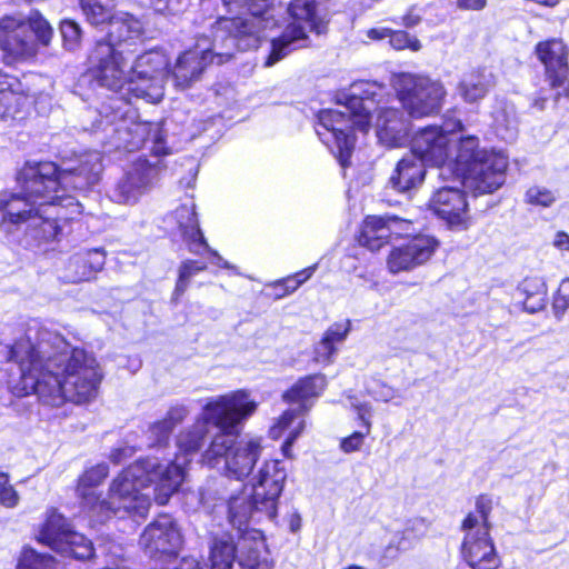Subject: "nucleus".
<instances>
[{
    "label": "nucleus",
    "mask_w": 569,
    "mask_h": 569,
    "mask_svg": "<svg viewBox=\"0 0 569 569\" xmlns=\"http://www.w3.org/2000/svg\"><path fill=\"white\" fill-rule=\"evenodd\" d=\"M293 283H295V282H290V283H288V284H283V283H282V284H280L279 287H286V289H289V287H290V286H293Z\"/></svg>",
    "instance_id": "63"
},
{
    "label": "nucleus",
    "mask_w": 569,
    "mask_h": 569,
    "mask_svg": "<svg viewBox=\"0 0 569 569\" xmlns=\"http://www.w3.org/2000/svg\"><path fill=\"white\" fill-rule=\"evenodd\" d=\"M351 406L357 411L358 418L362 421L366 433H370L371 430V406L368 403L351 402Z\"/></svg>",
    "instance_id": "50"
},
{
    "label": "nucleus",
    "mask_w": 569,
    "mask_h": 569,
    "mask_svg": "<svg viewBox=\"0 0 569 569\" xmlns=\"http://www.w3.org/2000/svg\"><path fill=\"white\" fill-rule=\"evenodd\" d=\"M37 339V346L27 337L10 347L9 358L19 362L21 370L20 381L10 387L14 396L36 393L54 407L97 396L102 371L92 355L69 350L62 336L46 328L38 331Z\"/></svg>",
    "instance_id": "1"
},
{
    "label": "nucleus",
    "mask_w": 569,
    "mask_h": 569,
    "mask_svg": "<svg viewBox=\"0 0 569 569\" xmlns=\"http://www.w3.org/2000/svg\"><path fill=\"white\" fill-rule=\"evenodd\" d=\"M537 54L546 66L553 87L561 86L567 72V50L561 40L552 39L537 46Z\"/></svg>",
    "instance_id": "28"
},
{
    "label": "nucleus",
    "mask_w": 569,
    "mask_h": 569,
    "mask_svg": "<svg viewBox=\"0 0 569 569\" xmlns=\"http://www.w3.org/2000/svg\"><path fill=\"white\" fill-rule=\"evenodd\" d=\"M276 283H277V281H276V282H273V283L271 284V287H273V288L276 289L274 298L279 299V298L277 297V295H278V293H282V292L286 290V287H276Z\"/></svg>",
    "instance_id": "61"
},
{
    "label": "nucleus",
    "mask_w": 569,
    "mask_h": 569,
    "mask_svg": "<svg viewBox=\"0 0 569 569\" xmlns=\"http://www.w3.org/2000/svg\"><path fill=\"white\" fill-rule=\"evenodd\" d=\"M20 497L10 483L7 472L0 471V505L6 508H14L18 506Z\"/></svg>",
    "instance_id": "42"
},
{
    "label": "nucleus",
    "mask_w": 569,
    "mask_h": 569,
    "mask_svg": "<svg viewBox=\"0 0 569 569\" xmlns=\"http://www.w3.org/2000/svg\"><path fill=\"white\" fill-rule=\"evenodd\" d=\"M171 431L172 429L168 421L162 419L154 422L149 429L150 438L152 439L151 445H160L167 441Z\"/></svg>",
    "instance_id": "46"
},
{
    "label": "nucleus",
    "mask_w": 569,
    "mask_h": 569,
    "mask_svg": "<svg viewBox=\"0 0 569 569\" xmlns=\"http://www.w3.org/2000/svg\"><path fill=\"white\" fill-rule=\"evenodd\" d=\"M462 529L466 536L461 552L468 565L461 569H497L499 559L489 537V527Z\"/></svg>",
    "instance_id": "21"
},
{
    "label": "nucleus",
    "mask_w": 569,
    "mask_h": 569,
    "mask_svg": "<svg viewBox=\"0 0 569 569\" xmlns=\"http://www.w3.org/2000/svg\"><path fill=\"white\" fill-rule=\"evenodd\" d=\"M188 413H189V410L186 406L177 405L169 409V411L167 412V416L163 420L168 421L169 425L171 426V429L173 430V428L178 423H180L188 416Z\"/></svg>",
    "instance_id": "49"
},
{
    "label": "nucleus",
    "mask_w": 569,
    "mask_h": 569,
    "mask_svg": "<svg viewBox=\"0 0 569 569\" xmlns=\"http://www.w3.org/2000/svg\"><path fill=\"white\" fill-rule=\"evenodd\" d=\"M495 86L493 76L485 71H472L466 74L458 84L459 96L468 103L483 99Z\"/></svg>",
    "instance_id": "32"
},
{
    "label": "nucleus",
    "mask_w": 569,
    "mask_h": 569,
    "mask_svg": "<svg viewBox=\"0 0 569 569\" xmlns=\"http://www.w3.org/2000/svg\"><path fill=\"white\" fill-rule=\"evenodd\" d=\"M286 479L287 472L281 461H267L253 478L251 487L247 488L256 506L271 520L277 516L278 499Z\"/></svg>",
    "instance_id": "17"
},
{
    "label": "nucleus",
    "mask_w": 569,
    "mask_h": 569,
    "mask_svg": "<svg viewBox=\"0 0 569 569\" xmlns=\"http://www.w3.org/2000/svg\"><path fill=\"white\" fill-rule=\"evenodd\" d=\"M132 455L131 448H121L117 449L111 455V460L114 463H120L122 461V457H130Z\"/></svg>",
    "instance_id": "58"
},
{
    "label": "nucleus",
    "mask_w": 569,
    "mask_h": 569,
    "mask_svg": "<svg viewBox=\"0 0 569 569\" xmlns=\"http://www.w3.org/2000/svg\"><path fill=\"white\" fill-rule=\"evenodd\" d=\"M230 13H240L237 17H222L219 20H231L230 36L239 50L256 48L261 32L271 23L263 17L268 8V0H222Z\"/></svg>",
    "instance_id": "13"
},
{
    "label": "nucleus",
    "mask_w": 569,
    "mask_h": 569,
    "mask_svg": "<svg viewBox=\"0 0 569 569\" xmlns=\"http://www.w3.org/2000/svg\"><path fill=\"white\" fill-rule=\"evenodd\" d=\"M53 199L40 202L39 209L28 226L30 237L38 242L49 243L60 239L62 223L81 213L80 203L70 196L52 194Z\"/></svg>",
    "instance_id": "14"
},
{
    "label": "nucleus",
    "mask_w": 569,
    "mask_h": 569,
    "mask_svg": "<svg viewBox=\"0 0 569 569\" xmlns=\"http://www.w3.org/2000/svg\"><path fill=\"white\" fill-rule=\"evenodd\" d=\"M57 171L53 162L28 164L21 171L22 193L3 194L0 198V228L11 232L12 227L30 223L40 202H47L57 193V181L51 178Z\"/></svg>",
    "instance_id": "6"
},
{
    "label": "nucleus",
    "mask_w": 569,
    "mask_h": 569,
    "mask_svg": "<svg viewBox=\"0 0 569 569\" xmlns=\"http://www.w3.org/2000/svg\"><path fill=\"white\" fill-rule=\"evenodd\" d=\"M410 222L397 217H367L362 222L358 241L371 251H378L393 237H400L409 230Z\"/></svg>",
    "instance_id": "22"
},
{
    "label": "nucleus",
    "mask_w": 569,
    "mask_h": 569,
    "mask_svg": "<svg viewBox=\"0 0 569 569\" xmlns=\"http://www.w3.org/2000/svg\"><path fill=\"white\" fill-rule=\"evenodd\" d=\"M63 46L73 51L79 48L81 42V29L78 23L71 20H64L60 27Z\"/></svg>",
    "instance_id": "41"
},
{
    "label": "nucleus",
    "mask_w": 569,
    "mask_h": 569,
    "mask_svg": "<svg viewBox=\"0 0 569 569\" xmlns=\"http://www.w3.org/2000/svg\"><path fill=\"white\" fill-rule=\"evenodd\" d=\"M368 435L369 433H366V431L365 432H360V431L353 432L349 437L341 439L340 449L345 453H351V452L360 450V448L363 445V439Z\"/></svg>",
    "instance_id": "47"
},
{
    "label": "nucleus",
    "mask_w": 569,
    "mask_h": 569,
    "mask_svg": "<svg viewBox=\"0 0 569 569\" xmlns=\"http://www.w3.org/2000/svg\"><path fill=\"white\" fill-rule=\"evenodd\" d=\"M116 22H118L119 24H123L121 28V31H120V34H121V38H122V42L123 43H127V38H128V27H132L133 23L137 24V37L134 38V40L132 39L133 41V44L131 46L133 48V54L137 52L138 50V47L141 42V31H142V28H141V23L134 19L132 16L128 14V13H119V14H114L111 19H110V22H109V30H108V36H107V39L106 40H100L99 42H114L113 39H112V36L111 33L113 32V29H114V24Z\"/></svg>",
    "instance_id": "36"
},
{
    "label": "nucleus",
    "mask_w": 569,
    "mask_h": 569,
    "mask_svg": "<svg viewBox=\"0 0 569 569\" xmlns=\"http://www.w3.org/2000/svg\"><path fill=\"white\" fill-rule=\"evenodd\" d=\"M492 509V501L487 496H480L476 501L477 513H469L462 522V528L489 527L488 516Z\"/></svg>",
    "instance_id": "38"
},
{
    "label": "nucleus",
    "mask_w": 569,
    "mask_h": 569,
    "mask_svg": "<svg viewBox=\"0 0 569 569\" xmlns=\"http://www.w3.org/2000/svg\"><path fill=\"white\" fill-rule=\"evenodd\" d=\"M179 460L178 457L166 465L158 458L136 461L113 479L108 497L103 499L96 493V488L108 476V466L92 467L80 477L77 487L83 510L96 522L124 515L144 518L151 497L159 505H166L183 482V468Z\"/></svg>",
    "instance_id": "3"
},
{
    "label": "nucleus",
    "mask_w": 569,
    "mask_h": 569,
    "mask_svg": "<svg viewBox=\"0 0 569 569\" xmlns=\"http://www.w3.org/2000/svg\"><path fill=\"white\" fill-rule=\"evenodd\" d=\"M421 21V16L415 8L409 9L401 18V24L406 28H413Z\"/></svg>",
    "instance_id": "55"
},
{
    "label": "nucleus",
    "mask_w": 569,
    "mask_h": 569,
    "mask_svg": "<svg viewBox=\"0 0 569 569\" xmlns=\"http://www.w3.org/2000/svg\"><path fill=\"white\" fill-rule=\"evenodd\" d=\"M154 4L166 3L168 0H151Z\"/></svg>",
    "instance_id": "62"
},
{
    "label": "nucleus",
    "mask_w": 569,
    "mask_h": 569,
    "mask_svg": "<svg viewBox=\"0 0 569 569\" xmlns=\"http://www.w3.org/2000/svg\"><path fill=\"white\" fill-rule=\"evenodd\" d=\"M37 539L57 552L76 559L84 560L93 555L92 542L83 535L73 531L67 519L56 511L48 515Z\"/></svg>",
    "instance_id": "15"
},
{
    "label": "nucleus",
    "mask_w": 569,
    "mask_h": 569,
    "mask_svg": "<svg viewBox=\"0 0 569 569\" xmlns=\"http://www.w3.org/2000/svg\"><path fill=\"white\" fill-rule=\"evenodd\" d=\"M256 505L254 498L250 497L248 489H244L240 495L230 498L228 502V518L230 523L238 529L240 535L244 532L243 528L254 515H264V512Z\"/></svg>",
    "instance_id": "31"
},
{
    "label": "nucleus",
    "mask_w": 569,
    "mask_h": 569,
    "mask_svg": "<svg viewBox=\"0 0 569 569\" xmlns=\"http://www.w3.org/2000/svg\"><path fill=\"white\" fill-rule=\"evenodd\" d=\"M370 393L376 400L388 402L395 398L396 391L391 387L380 383Z\"/></svg>",
    "instance_id": "51"
},
{
    "label": "nucleus",
    "mask_w": 569,
    "mask_h": 569,
    "mask_svg": "<svg viewBox=\"0 0 569 569\" xmlns=\"http://www.w3.org/2000/svg\"><path fill=\"white\" fill-rule=\"evenodd\" d=\"M337 352L336 346L329 342L326 338L319 341V343L315 347V356L313 360L317 363L321 365H330L332 362L333 356Z\"/></svg>",
    "instance_id": "45"
},
{
    "label": "nucleus",
    "mask_w": 569,
    "mask_h": 569,
    "mask_svg": "<svg viewBox=\"0 0 569 569\" xmlns=\"http://www.w3.org/2000/svg\"><path fill=\"white\" fill-rule=\"evenodd\" d=\"M266 553L261 532L252 530L239 536L236 557L242 569H270L271 563Z\"/></svg>",
    "instance_id": "27"
},
{
    "label": "nucleus",
    "mask_w": 569,
    "mask_h": 569,
    "mask_svg": "<svg viewBox=\"0 0 569 569\" xmlns=\"http://www.w3.org/2000/svg\"><path fill=\"white\" fill-rule=\"evenodd\" d=\"M553 307L562 312L569 308V278L560 283Z\"/></svg>",
    "instance_id": "48"
},
{
    "label": "nucleus",
    "mask_w": 569,
    "mask_h": 569,
    "mask_svg": "<svg viewBox=\"0 0 569 569\" xmlns=\"http://www.w3.org/2000/svg\"><path fill=\"white\" fill-rule=\"evenodd\" d=\"M425 173V163L411 153L398 162L389 182L395 190L406 192L421 184Z\"/></svg>",
    "instance_id": "29"
},
{
    "label": "nucleus",
    "mask_w": 569,
    "mask_h": 569,
    "mask_svg": "<svg viewBox=\"0 0 569 569\" xmlns=\"http://www.w3.org/2000/svg\"><path fill=\"white\" fill-rule=\"evenodd\" d=\"M52 28L38 12L27 20L21 17H4L0 20V50L8 60L31 58L37 52V39L43 46L49 44Z\"/></svg>",
    "instance_id": "11"
},
{
    "label": "nucleus",
    "mask_w": 569,
    "mask_h": 569,
    "mask_svg": "<svg viewBox=\"0 0 569 569\" xmlns=\"http://www.w3.org/2000/svg\"><path fill=\"white\" fill-rule=\"evenodd\" d=\"M375 94L372 84L353 83L348 91L337 94L338 108L321 110L318 114L317 134L330 149H337L343 167L355 144L352 131L369 130Z\"/></svg>",
    "instance_id": "5"
},
{
    "label": "nucleus",
    "mask_w": 569,
    "mask_h": 569,
    "mask_svg": "<svg viewBox=\"0 0 569 569\" xmlns=\"http://www.w3.org/2000/svg\"><path fill=\"white\" fill-rule=\"evenodd\" d=\"M392 84L402 107L413 118L437 114L447 96L441 81L426 76L400 73L393 78Z\"/></svg>",
    "instance_id": "12"
},
{
    "label": "nucleus",
    "mask_w": 569,
    "mask_h": 569,
    "mask_svg": "<svg viewBox=\"0 0 569 569\" xmlns=\"http://www.w3.org/2000/svg\"><path fill=\"white\" fill-rule=\"evenodd\" d=\"M429 208L451 228L468 227L467 200L458 188L445 187L437 190L429 200Z\"/></svg>",
    "instance_id": "23"
},
{
    "label": "nucleus",
    "mask_w": 569,
    "mask_h": 569,
    "mask_svg": "<svg viewBox=\"0 0 569 569\" xmlns=\"http://www.w3.org/2000/svg\"><path fill=\"white\" fill-rule=\"evenodd\" d=\"M553 246L561 251H569V234L563 231L557 232L553 239Z\"/></svg>",
    "instance_id": "56"
},
{
    "label": "nucleus",
    "mask_w": 569,
    "mask_h": 569,
    "mask_svg": "<svg viewBox=\"0 0 569 569\" xmlns=\"http://www.w3.org/2000/svg\"><path fill=\"white\" fill-rule=\"evenodd\" d=\"M102 154L88 151L74 160L64 161L51 178L57 181V189L86 190L100 180Z\"/></svg>",
    "instance_id": "18"
},
{
    "label": "nucleus",
    "mask_w": 569,
    "mask_h": 569,
    "mask_svg": "<svg viewBox=\"0 0 569 569\" xmlns=\"http://www.w3.org/2000/svg\"><path fill=\"white\" fill-rule=\"evenodd\" d=\"M556 200L557 196L555 191L542 186L530 187L526 192V202L532 206L548 208L552 206Z\"/></svg>",
    "instance_id": "39"
},
{
    "label": "nucleus",
    "mask_w": 569,
    "mask_h": 569,
    "mask_svg": "<svg viewBox=\"0 0 569 569\" xmlns=\"http://www.w3.org/2000/svg\"><path fill=\"white\" fill-rule=\"evenodd\" d=\"M478 144L475 136L463 138L455 130L426 127L412 138L411 151L423 163L460 177L465 188L479 194L491 193L505 182L507 158L479 149Z\"/></svg>",
    "instance_id": "4"
},
{
    "label": "nucleus",
    "mask_w": 569,
    "mask_h": 569,
    "mask_svg": "<svg viewBox=\"0 0 569 569\" xmlns=\"http://www.w3.org/2000/svg\"><path fill=\"white\" fill-rule=\"evenodd\" d=\"M257 408L258 402L244 389L209 399L192 428L178 437L179 452L173 461L180 458L183 476L189 461L187 456L196 453L201 448L210 423L219 429V433L204 451L202 461L212 468L223 469L227 476L234 479L248 477L261 456V438L246 437L236 441L233 436Z\"/></svg>",
    "instance_id": "2"
},
{
    "label": "nucleus",
    "mask_w": 569,
    "mask_h": 569,
    "mask_svg": "<svg viewBox=\"0 0 569 569\" xmlns=\"http://www.w3.org/2000/svg\"><path fill=\"white\" fill-rule=\"evenodd\" d=\"M189 279L190 278H183L181 273H179V279L177 281V284H176V293H183L188 287V282H189Z\"/></svg>",
    "instance_id": "59"
},
{
    "label": "nucleus",
    "mask_w": 569,
    "mask_h": 569,
    "mask_svg": "<svg viewBox=\"0 0 569 569\" xmlns=\"http://www.w3.org/2000/svg\"><path fill=\"white\" fill-rule=\"evenodd\" d=\"M457 6L462 10L479 11L486 8L487 0H457Z\"/></svg>",
    "instance_id": "53"
},
{
    "label": "nucleus",
    "mask_w": 569,
    "mask_h": 569,
    "mask_svg": "<svg viewBox=\"0 0 569 569\" xmlns=\"http://www.w3.org/2000/svg\"><path fill=\"white\" fill-rule=\"evenodd\" d=\"M391 31H392V29H389V28L377 27V28H371V29L367 30L366 34H367L368 39L379 41V40L389 38L391 34Z\"/></svg>",
    "instance_id": "54"
},
{
    "label": "nucleus",
    "mask_w": 569,
    "mask_h": 569,
    "mask_svg": "<svg viewBox=\"0 0 569 569\" xmlns=\"http://www.w3.org/2000/svg\"><path fill=\"white\" fill-rule=\"evenodd\" d=\"M154 172V168L146 162L133 166L110 190V199L122 204L137 202L151 184Z\"/></svg>",
    "instance_id": "24"
},
{
    "label": "nucleus",
    "mask_w": 569,
    "mask_h": 569,
    "mask_svg": "<svg viewBox=\"0 0 569 569\" xmlns=\"http://www.w3.org/2000/svg\"><path fill=\"white\" fill-rule=\"evenodd\" d=\"M327 387L325 375H310L299 379L289 390L283 393V400L289 403H298L296 409L284 411L270 428L269 433L272 439H279L284 431H289L287 440L282 447L286 456L295 440L306 428V421L302 419L305 413L313 406L315 400L323 392Z\"/></svg>",
    "instance_id": "10"
},
{
    "label": "nucleus",
    "mask_w": 569,
    "mask_h": 569,
    "mask_svg": "<svg viewBox=\"0 0 569 569\" xmlns=\"http://www.w3.org/2000/svg\"><path fill=\"white\" fill-rule=\"evenodd\" d=\"M166 4H167V2L163 3V7H166ZM158 6H160V4H158ZM161 6H162V3H161ZM159 10H162V7H159Z\"/></svg>",
    "instance_id": "64"
},
{
    "label": "nucleus",
    "mask_w": 569,
    "mask_h": 569,
    "mask_svg": "<svg viewBox=\"0 0 569 569\" xmlns=\"http://www.w3.org/2000/svg\"><path fill=\"white\" fill-rule=\"evenodd\" d=\"M350 329L351 323L349 320L345 322H336L326 330V332L323 333V338H326L329 342L336 346L337 343H341L345 341Z\"/></svg>",
    "instance_id": "44"
},
{
    "label": "nucleus",
    "mask_w": 569,
    "mask_h": 569,
    "mask_svg": "<svg viewBox=\"0 0 569 569\" xmlns=\"http://www.w3.org/2000/svg\"><path fill=\"white\" fill-rule=\"evenodd\" d=\"M16 569H62L53 557L30 547L22 549Z\"/></svg>",
    "instance_id": "35"
},
{
    "label": "nucleus",
    "mask_w": 569,
    "mask_h": 569,
    "mask_svg": "<svg viewBox=\"0 0 569 569\" xmlns=\"http://www.w3.org/2000/svg\"><path fill=\"white\" fill-rule=\"evenodd\" d=\"M104 254L94 249L70 257L61 271L60 279L67 283L88 281L104 266Z\"/></svg>",
    "instance_id": "26"
},
{
    "label": "nucleus",
    "mask_w": 569,
    "mask_h": 569,
    "mask_svg": "<svg viewBox=\"0 0 569 569\" xmlns=\"http://www.w3.org/2000/svg\"><path fill=\"white\" fill-rule=\"evenodd\" d=\"M438 246V240L431 236H415L390 250L386 260L387 269L392 274L412 271L427 263Z\"/></svg>",
    "instance_id": "19"
},
{
    "label": "nucleus",
    "mask_w": 569,
    "mask_h": 569,
    "mask_svg": "<svg viewBox=\"0 0 569 569\" xmlns=\"http://www.w3.org/2000/svg\"><path fill=\"white\" fill-rule=\"evenodd\" d=\"M289 12L292 21L279 38L272 40L266 67L273 66L291 51L307 46L308 33L320 34L326 30L318 0H292Z\"/></svg>",
    "instance_id": "9"
},
{
    "label": "nucleus",
    "mask_w": 569,
    "mask_h": 569,
    "mask_svg": "<svg viewBox=\"0 0 569 569\" xmlns=\"http://www.w3.org/2000/svg\"><path fill=\"white\" fill-rule=\"evenodd\" d=\"M233 24L231 20H218L212 27L210 40L204 36L199 38L193 49L182 52L177 58L171 70L177 87L186 89L200 80L204 69L214 58L218 59V63H223L233 57L239 50L234 44V38L230 36Z\"/></svg>",
    "instance_id": "7"
},
{
    "label": "nucleus",
    "mask_w": 569,
    "mask_h": 569,
    "mask_svg": "<svg viewBox=\"0 0 569 569\" xmlns=\"http://www.w3.org/2000/svg\"><path fill=\"white\" fill-rule=\"evenodd\" d=\"M173 217L177 220L184 239L189 242L191 252L199 254V250L197 249L198 246H204L208 248V243L199 228L196 206L193 202H190L189 204L186 203L177 208Z\"/></svg>",
    "instance_id": "30"
},
{
    "label": "nucleus",
    "mask_w": 569,
    "mask_h": 569,
    "mask_svg": "<svg viewBox=\"0 0 569 569\" xmlns=\"http://www.w3.org/2000/svg\"><path fill=\"white\" fill-rule=\"evenodd\" d=\"M182 545L174 520L162 515L151 522L140 537V546L150 557L172 556Z\"/></svg>",
    "instance_id": "20"
},
{
    "label": "nucleus",
    "mask_w": 569,
    "mask_h": 569,
    "mask_svg": "<svg viewBox=\"0 0 569 569\" xmlns=\"http://www.w3.org/2000/svg\"><path fill=\"white\" fill-rule=\"evenodd\" d=\"M316 266L309 267L302 271L297 272L293 276L287 277L282 280L277 281L276 287L280 284H288L290 282H295L293 286H290L289 289H286L282 293H278V298H283L292 292H295L303 282H306L315 272Z\"/></svg>",
    "instance_id": "43"
},
{
    "label": "nucleus",
    "mask_w": 569,
    "mask_h": 569,
    "mask_svg": "<svg viewBox=\"0 0 569 569\" xmlns=\"http://www.w3.org/2000/svg\"><path fill=\"white\" fill-rule=\"evenodd\" d=\"M237 543L229 536L216 538L210 548V569H232Z\"/></svg>",
    "instance_id": "34"
},
{
    "label": "nucleus",
    "mask_w": 569,
    "mask_h": 569,
    "mask_svg": "<svg viewBox=\"0 0 569 569\" xmlns=\"http://www.w3.org/2000/svg\"><path fill=\"white\" fill-rule=\"evenodd\" d=\"M300 526H301V518L298 513H295L291 516V519H290V528L292 531H297L300 529Z\"/></svg>",
    "instance_id": "60"
},
{
    "label": "nucleus",
    "mask_w": 569,
    "mask_h": 569,
    "mask_svg": "<svg viewBox=\"0 0 569 569\" xmlns=\"http://www.w3.org/2000/svg\"><path fill=\"white\" fill-rule=\"evenodd\" d=\"M519 289L525 296V310L530 313H535L545 308L547 302V286L542 278H526Z\"/></svg>",
    "instance_id": "33"
},
{
    "label": "nucleus",
    "mask_w": 569,
    "mask_h": 569,
    "mask_svg": "<svg viewBox=\"0 0 569 569\" xmlns=\"http://www.w3.org/2000/svg\"><path fill=\"white\" fill-rule=\"evenodd\" d=\"M123 24L116 22L113 32L111 33L114 42H97L90 56V70L94 80L99 86L112 91L121 90L128 84H134V78L131 71V61L133 59L132 39L137 37V24L128 27L127 43L122 42L120 34Z\"/></svg>",
    "instance_id": "8"
},
{
    "label": "nucleus",
    "mask_w": 569,
    "mask_h": 569,
    "mask_svg": "<svg viewBox=\"0 0 569 569\" xmlns=\"http://www.w3.org/2000/svg\"><path fill=\"white\" fill-rule=\"evenodd\" d=\"M389 43L396 50L409 49L413 52H417L422 48L418 38L401 30L391 31Z\"/></svg>",
    "instance_id": "40"
},
{
    "label": "nucleus",
    "mask_w": 569,
    "mask_h": 569,
    "mask_svg": "<svg viewBox=\"0 0 569 569\" xmlns=\"http://www.w3.org/2000/svg\"><path fill=\"white\" fill-rule=\"evenodd\" d=\"M200 248L209 251L213 258L212 263L217 264L220 268L230 269L232 268L228 261H226L217 251L212 250L209 246L206 248L204 246H198L197 249L200 251Z\"/></svg>",
    "instance_id": "57"
},
{
    "label": "nucleus",
    "mask_w": 569,
    "mask_h": 569,
    "mask_svg": "<svg viewBox=\"0 0 569 569\" xmlns=\"http://www.w3.org/2000/svg\"><path fill=\"white\" fill-rule=\"evenodd\" d=\"M376 133L382 144L400 147L407 141L409 121L398 109H381L376 121Z\"/></svg>",
    "instance_id": "25"
},
{
    "label": "nucleus",
    "mask_w": 569,
    "mask_h": 569,
    "mask_svg": "<svg viewBox=\"0 0 569 569\" xmlns=\"http://www.w3.org/2000/svg\"><path fill=\"white\" fill-rule=\"evenodd\" d=\"M168 58L162 51L152 50L139 56L131 67L134 84L131 92L152 103L163 97V80L168 73Z\"/></svg>",
    "instance_id": "16"
},
{
    "label": "nucleus",
    "mask_w": 569,
    "mask_h": 569,
    "mask_svg": "<svg viewBox=\"0 0 569 569\" xmlns=\"http://www.w3.org/2000/svg\"><path fill=\"white\" fill-rule=\"evenodd\" d=\"M204 269H206L204 263H199L197 261L187 260L180 266L179 273H181L183 278H191L193 274H196Z\"/></svg>",
    "instance_id": "52"
},
{
    "label": "nucleus",
    "mask_w": 569,
    "mask_h": 569,
    "mask_svg": "<svg viewBox=\"0 0 569 569\" xmlns=\"http://www.w3.org/2000/svg\"><path fill=\"white\" fill-rule=\"evenodd\" d=\"M81 8L91 24L110 22L113 4L99 0H81Z\"/></svg>",
    "instance_id": "37"
}]
</instances>
